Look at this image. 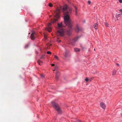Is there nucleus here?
<instances>
[{
    "instance_id": "26",
    "label": "nucleus",
    "mask_w": 122,
    "mask_h": 122,
    "mask_svg": "<svg viewBox=\"0 0 122 122\" xmlns=\"http://www.w3.org/2000/svg\"><path fill=\"white\" fill-rule=\"evenodd\" d=\"M41 77H42V78H44V75L43 74H41Z\"/></svg>"
},
{
    "instance_id": "32",
    "label": "nucleus",
    "mask_w": 122,
    "mask_h": 122,
    "mask_svg": "<svg viewBox=\"0 0 122 122\" xmlns=\"http://www.w3.org/2000/svg\"><path fill=\"white\" fill-rule=\"evenodd\" d=\"M94 51H95V49H94Z\"/></svg>"
},
{
    "instance_id": "15",
    "label": "nucleus",
    "mask_w": 122,
    "mask_h": 122,
    "mask_svg": "<svg viewBox=\"0 0 122 122\" xmlns=\"http://www.w3.org/2000/svg\"><path fill=\"white\" fill-rule=\"evenodd\" d=\"M38 63L39 65H41V63H42V62L40 60H39L38 61Z\"/></svg>"
},
{
    "instance_id": "24",
    "label": "nucleus",
    "mask_w": 122,
    "mask_h": 122,
    "mask_svg": "<svg viewBox=\"0 0 122 122\" xmlns=\"http://www.w3.org/2000/svg\"><path fill=\"white\" fill-rule=\"evenodd\" d=\"M51 23H48L47 25H48V26L49 27V26L51 25Z\"/></svg>"
},
{
    "instance_id": "2",
    "label": "nucleus",
    "mask_w": 122,
    "mask_h": 122,
    "mask_svg": "<svg viewBox=\"0 0 122 122\" xmlns=\"http://www.w3.org/2000/svg\"><path fill=\"white\" fill-rule=\"evenodd\" d=\"M60 12V10L59 8H57L55 12V16L54 20L52 21V22L54 23L57 21L58 19L59 18V14Z\"/></svg>"
},
{
    "instance_id": "9",
    "label": "nucleus",
    "mask_w": 122,
    "mask_h": 122,
    "mask_svg": "<svg viewBox=\"0 0 122 122\" xmlns=\"http://www.w3.org/2000/svg\"><path fill=\"white\" fill-rule=\"evenodd\" d=\"M77 40V38L74 39L71 41V42L72 44H73V42H76V41Z\"/></svg>"
},
{
    "instance_id": "10",
    "label": "nucleus",
    "mask_w": 122,
    "mask_h": 122,
    "mask_svg": "<svg viewBox=\"0 0 122 122\" xmlns=\"http://www.w3.org/2000/svg\"><path fill=\"white\" fill-rule=\"evenodd\" d=\"M94 27L96 29L98 28V25L97 23H95L93 25Z\"/></svg>"
},
{
    "instance_id": "7",
    "label": "nucleus",
    "mask_w": 122,
    "mask_h": 122,
    "mask_svg": "<svg viewBox=\"0 0 122 122\" xmlns=\"http://www.w3.org/2000/svg\"><path fill=\"white\" fill-rule=\"evenodd\" d=\"M46 30L50 32L52 30L51 28L50 27H48L45 28Z\"/></svg>"
},
{
    "instance_id": "1",
    "label": "nucleus",
    "mask_w": 122,
    "mask_h": 122,
    "mask_svg": "<svg viewBox=\"0 0 122 122\" xmlns=\"http://www.w3.org/2000/svg\"><path fill=\"white\" fill-rule=\"evenodd\" d=\"M62 11L64 14V22H61L58 24V30L56 33L57 36H63L64 35V30L63 27H65L67 25L70 31L72 28L71 20L69 16L70 14L71 13L72 9L68 8L66 5L63 8Z\"/></svg>"
},
{
    "instance_id": "23",
    "label": "nucleus",
    "mask_w": 122,
    "mask_h": 122,
    "mask_svg": "<svg viewBox=\"0 0 122 122\" xmlns=\"http://www.w3.org/2000/svg\"><path fill=\"white\" fill-rule=\"evenodd\" d=\"M47 53L48 54H51V52L49 51H47Z\"/></svg>"
},
{
    "instance_id": "33",
    "label": "nucleus",
    "mask_w": 122,
    "mask_h": 122,
    "mask_svg": "<svg viewBox=\"0 0 122 122\" xmlns=\"http://www.w3.org/2000/svg\"><path fill=\"white\" fill-rule=\"evenodd\" d=\"M91 80H92V79L91 80H90V81H91Z\"/></svg>"
},
{
    "instance_id": "8",
    "label": "nucleus",
    "mask_w": 122,
    "mask_h": 122,
    "mask_svg": "<svg viewBox=\"0 0 122 122\" xmlns=\"http://www.w3.org/2000/svg\"><path fill=\"white\" fill-rule=\"evenodd\" d=\"M74 7L75 9V15L76 16H78V14L77 12V7L75 6H74Z\"/></svg>"
},
{
    "instance_id": "17",
    "label": "nucleus",
    "mask_w": 122,
    "mask_h": 122,
    "mask_svg": "<svg viewBox=\"0 0 122 122\" xmlns=\"http://www.w3.org/2000/svg\"><path fill=\"white\" fill-rule=\"evenodd\" d=\"M89 80V79L87 78H86L85 79V80L86 82L88 81Z\"/></svg>"
},
{
    "instance_id": "27",
    "label": "nucleus",
    "mask_w": 122,
    "mask_h": 122,
    "mask_svg": "<svg viewBox=\"0 0 122 122\" xmlns=\"http://www.w3.org/2000/svg\"><path fill=\"white\" fill-rule=\"evenodd\" d=\"M118 0L120 3H122V0Z\"/></svg>"
},
{
    "instance_id": "14",
    "label": "nucleus",
    "mask_w": 122,
    "mask_h": 122,
    "mask_svg": "<svg viewBox=\"0 0 122 122\" xmlns=\"http://www.w3.org/2000/svg\"><path fill=\"white\" fill-rule=\"evenodd\" d=\"M75 30L77 32H78L79 31V29L78 27H76L75 29Z\"/></svg>"
},
{
    "instance_id": "12",
    "label": "nucleus",
    "mask_w": 122,
    "mask_h": 122,
    "mask_svg": "<svg viewBox=\"0 0 122 122\" xmlns=\"http://www.w3.org/2000/svg\"><path fill=\"white\" fill-rule=\"evenodd\" d=\"M116 72L117 71L116 70H114L112 72V75H115L116 74Z\"/></svg>"
},
{
    "instance_id": "5",
    "label": "nucleus",
    "mask_w": 122,
    "mask_h": 122,
    "mask_svg": "<svg viewBox=\"0 0 122 122\" xmlns=\"http://www.w3.org/2000/svg\"><path fill=\"white\" fill-rule=\"evenodd\" d=\"M60 75V72L58 71L56 72V79L57 80L58 79Z\"/></svg>"
},
{
    "instance_id": "13",
    "label": "nucleus",
    "mask_w": 122,
    "mask_h": 122,
    "mask_svg": "<svg viewBox=\"0 0 122 122\" xmlns=\"http://www.w3.org/2000/svg\"><path fill=\"white\" fill-rule=\"evenodd\" d=\"M74 50L75 51H79L80 49L78 48H76L74 49Z\"/></svg>"
},
{
    "instance_id": "29",
    "label": "nucleus",
    "mask_w": 122,
    "mask_h": 122,
    "mask_svg": "<svg viewBox=\"0 0 122 122\" xmlns=\"http://www.w3.org/2000/svg\"><path fill=\"white\" fill-rule=\"evenodd\" d=\"M55 64H52L51 65V66H55Z\"/></svg>"
},
{
    "instance_id": "25",
    "label": "nucleus",
    "mask_w": 122,
    "mask_h": 122,
    "mask_svg": "<svg viewBox=\"0 0 122 122\" xmlns=\"http://www.w3.org/2000/svg\"><path fill=\"white\" fill-rule=\"evenodd\" d=\"M91 2L90 1H88V3L89 5H90L91 3Z\"/></svg>"
},
{
    "instance_id": "28",
    "label": "nucleus",
    "mask_w": 122,
    "mask_h": 122,
    "mask_svg": "<svg viewBox=\"0 0 122 122\" xmlns=\"http://www.w3.org/2000/svg\"><path fill=\"white\" fill-rule=\"evenodd\" d=\"M119 11L121 12H122V9H120L119 10Z\"/></svg>"
},
{
    "instance_id": "11",
    "label": "nucleus",
    "mask_w": 122,
    "mask_h": 122,
    "mask_svg": "<svg viewBox=\"0 0 122 122\" xmlns=\"http://www.w3.org/2000/svg\"><path fill=\"white\" fill-rule=\"evenodd\" d=\"M122 14H119L116 15V17L117 18V19L118 20V18L119 17H120L121 16Z\"/></svg>"
},
{
    "instance_id": "6",
    "label": "nucleus",
    "mask_w": 122,
    "mask_h": 122,
    "mask_svg": "<svg viewBox=\"0 0 122 122\" xmlns=\"http://www.w3.org/2000/svg\"><path fill=\"white\" fill-rule=\"evenodd\" d=\"M101 106L104 109L105 108L106 106L105 105L104 103L102 102L100 104Z\"/></svg>"
},
{
    "instance_id": "4",
    "label": "nucleus",
    "mask_w": 122,
    "mask_h": 122,
    "mask_svg": "<svg viewBox=\"0 0 122 122\" xmlns=\"http://www.w3.org/2000/svg\"><path fill=\"white\" fill-rule=\"evenodd\" d=\"M36 33L34 32H33L31 34L30 36V38L32 40H34L35 39V36L36 35Z\"/></svg>"
},
{
    "instance_id": "20",
    "label": "nucleus",
    "mask_w": 122,
    "mask_h": 122,
    "mask_svg": "<svg viewBox=\"0 0 122 122\" xmlns=\"http://www.w3.org/2000/svg\"><path fill=\"white\" fill-rule=\"evenodd\" d=\"M58 68V67L57 66H56L55 67V69L54 70H53V71H54L55 70H57Z\"/></svg>"
},
{
    "instance_id": "16",
    "label": "nucleus",
    "mask_w": 122,
    "mask_h": 122,
    "mask_svg": "<svg viewBox=\"0 0 122 122\" xmlns=\"http://www.w3.org/2000/svg\"><path fill=\"white\" fill-rule=\"evenodd\" d=\"M54 57L57 60H58L59 59V58L57 56H56V55H55V56H54Z\"/></svg>"
},
{
    "instance_id": "3",
    "label": "nucleus",
    "mask_w": 122,
    "mask_h": 122,
    "mask_svg": "<svg viewBox=\"0 0 122 122\" xmlns=\"http://www.w3.org/2000/svg\"><path fill=\"white\" fill-rule=\"evenodd\" d=\"M51 103L52 106L59 113H61L62 112V110L58 104L56 103L55 102H52Z\"/></svg>"
},
{
    "instance_id": "21",
    "label": "nucleus",
    "mask_w": 122,
    "mask_h": 122,
    "mask_svg": "<svg viewBox=\"0 0 122 122\" xmlns=\"http://www.w3.org/2000/svg\"><path fill=\"white\" fill-rule=\"evenodd\" d=\"M56 41L58 42H60L61 41L60 40H59V39H57L56 40Z\"/></svg>"
},
{
    "instance_id": "19",
    "label": "nucleus",
    "mask_w": 122,
    "mask_h": 122,
    "mask_svg": "<svg viewBox=\"0 0 122 122\" xmlns=\"http://www.w3.org/2000/svg\"><path fill=\"white\" fill-rule=\"evenodd\" d=\"M105 24L106 27L108 26V24L106 22L105 23Z\"/></svg>"
},
{
    "instance_id": "18",
    "label": "nucleus",
    "mask_w": 122,
    "mask_h": 122,
    "mask_svg": "<svg viewBox=\"0 0 122 122\" xmlns=\"http://www.w3.org/2000/svg\"><path fill=\"white\" fill-rule=\"evenodd\" d=\"M49 5L50 7H51L52 6V4H51V3H50L49 4Z\"/></svg>"
},
{
    "instance_id": "30",
    "label": "nucleus",
    "mask_w": 122,
    "mask_h": 122,
    "mask_svg": "<svg viewBox=\"0 0 122 122\" xmlns=\"http://www.w3.org/2000/svg\"><path fill=\"white\" fill-rule=\"evenodd\" d=\"M116 65H117V66H119V65L118 64V63H117V64H116Z\"/></svg>"
},
{
    "instance_id": "22",
    "label": "nucleus",
    "mask_w": 122,
    "mask_h": 122,
    "mask_svg": "<svg viewBox=\"0 0 122 122\" xmlns=\"http://www.w3.org/2000/svg\"><path fill=\"white\" fill-rule=\"evenodd\" d=\"M29 45H28L27 44L26 45L25 47V48H27L28 47Z\"/></svg>"
},
{
    "instance_id": "31",
    "label": "nucleus",
    "mask_w": 122,
    "mask_h": 122,
    "mask_svg": "<svg viewBox=\"0 0 122 122\" xmlns=\"http://www.w3.org/2000/svg\"><path fill=\"white\" fill-rule=\"evenodd\" d=\"M77 122H81V121L79 120H78L77 121Z\"/></svg>"
}]
</instances>
